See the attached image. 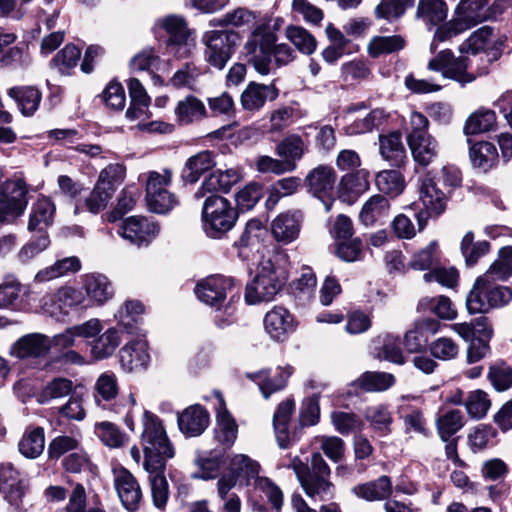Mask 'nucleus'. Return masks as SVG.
Segmentation results:
<instances>
[{
    "label": "nucleus",
    "mask_w": 512,
    "mask_h": 512,
    "mask_svg": "<svg viewBox=\"0 0 512 512\" xmlns=\"http://www.w3.org/2000/svg\"><path fill=\"white\" fill-rule=\"evenodd\" d=\"M414 0H385L382 1L375 9L378 18L387 20L397 19L401 17L407 8L412 7Z\"/></svg>",
    "instance_id": "61"
},
{
    "label": "nucleus",
    "mask_w": 512,
    "mask_h": 512,
    "mask_svg": "<svg viewBox=\"0 0 512 512\" xmlns=\"http://www.w3.org/2000/svg\"><path fill=\"white\" fill-rule=\"evenodd\" d=\"M429 351L436 359L449 361L458 356L460 347L450 337H439L430 343Z\"/></svg>",
    "instance_id": "58"
},
{
    "label": "nucleus",
    "mask_w": 512,
    "mask_h": 512,
    "mask_svg": "<svg viewBox=\"0 0 512 512\" xmlns=\"http://www.w3.org/2000/svg\"><path fill=\"white\" fill-rule=\"evenodd\" d=\"M285 272L270 260L263 261L257 275L246 287L245 299L249 304L270 301L286 282Z\"/></svg>",
    "instance_id": "5"
},
{
    "label": "nucleus",
    "mask_w": 512,
    "mask_h": 512,
    "mask_svg": "<svg viewBox=\"0 0 512 512\" xmlns=\"http://www.w3.org/2000/svg\"><path fill=\"white\" fill-rule=\"evenodd\" d=\"M291 373V368L288 367L278 369L274 374H271L268 370H261L257 373L248 374L247 376L259 386L263 397L267 399L272 393L285 387Z\"/></svg>",
    "instance_id": "30"
},
{
    "label": "nucleus",
    "mask_w": 512,
    "mask_h": 512,
    "mask_svg": "<svg viewBox=\"0 0 512 512\" xmlns=\"http://www.w3.org/2000/svg\"><path fill=\"white\" fill-rule=\"evenodd\" d=\"M337 179L335 170L328 165H319L305 178L309 192L323 203L325 211H330L334 202V187Z\"/></svg>",
    "instance_id": "9"
},
{
    "label": "nucleus",
    "mask_w": 512,
    "mask_h": 512,
    "mask_svg": "<svg viewBox=\"0 0 512 512\" xmlns=\"http://www.w3.org/2000/svg\"><path fill=\"white\" fill-rule=\"evenodd\" d=\"M389 201L382 195H373L362 206L359 214L360 221L365 226H372L388 217Z\"/></svg>",
    "instance_id": "36"
},
{
    "label": "nucleus",
    "mask_w": 512,
    "mask_h": 512,
    "mask_svg": "<svg viewBox=\"0 0 512 512\" xmlns=\"http://www.w3.org/2000/svg\"><path fill=\"white\" fill-rule=\"evenodd\" d=\"M303 213L300 210H288L278 214L271 222L270 230L274 240L282 245L296 241L300 235Z\"/></svg>",
    "instance_id": "14"
},
{
    "label": "nucleus",
    "mask_w": 512,
    "mask_h": 512,
    "mask_svg": "<svg viewBox=\"0 0 512 512\" xmlns=\"http://www.w3.org/2000/svg\"><path fill=\"white\" fill-rule=\"evenodd\" d=\"M8 95L17 102L22 114L26 116L32 115L38 109L41 101L40 91L32 86L13 87L9 90Z\"/></svg>",
    "instance_id": "41"
},
{
    "label": "nucleus",
    "mask_w": 512,
    "mask_h": 512,
    "mask_svg": "<svg viewBox=\"0 0 512 512\" xmlns=\"http://www.w3.org/2000/svg\"><path fill=\"white\" fill-rule=\"evenodd\" d=\"M490 282L485 276L477 279L474 287L466 298V307L470 314L484 313L489 310L487 297H485L486 283Z\"/></svg>",
    "instance_id": "50"
},
{
    "label": "nucleus",
    "mask_w": 512,
    "mask_h": 512,
    "mask_svg": "<svg viewBox=\"0 0 512 512\" xmlns=\"http://www.w3.org/2000/svg\"><path fill=\"white\" fill-rule=\"evenodd\" d=\"M376 186L385 194L397 196L403 191L405 183L399 171L384 170L377 174Z\"/></svg>",
    "instance_id": "54"
},
{
    "label": "nucleus",
    "mask_w": 512,
    "mask_h": 512,
    "mask_svg": "<svg viewBox=\"0 0 512 512\" xmlns=\"http://www.w3.org/2000/svg\"><path fill=\"white\" fill-rule=\"evenodd\" d=\"M45 447L44 429L41 427H29L19 441L20 453L26 458H37Z\"/></svg>",
    "instance_id": "40"
},
{
    "label": "nucleus",
    "mask_w": 512,
    "mask_h": 512,
    "mask_svg": "<svg viewBox=\"0 0 512 512\" xmlns=\"http://www.w3.org/2000/svg\"><path fill=\"white\" fill-rule=\"evenodd\" d=\"M118 233L134 245H148L158 235L159 227L145 217L131 216L122 222Z\"/></svg>",
    "instance_id": "15"
},
{
    "label": "nucleus",
    "mask_w": 512,
    "mask_h": 512,
    "mask_svg": "<svg viewBox=\"0 0 512 512\" xmlns=\"http://www.w3.org/2000/svg\"><path fill=\"white\" fill-rule=\"evenodd\" d=\"M488 379L499 392L506 391L512 386V368L505 362H497L490 366Z\"/></svg>",
    "instance_id": "59"
},
{
    "label": "nucleus",
    "mask_w": 512,
    "mask_h": 512,
    "mask_svg": "<svg viewBox=\"0 0 512 512\" xmlns=\"http://www.w3.org/2000/svg\"><path fill=\"white\" fill-rule=\"evenodd\" d=\"M214 165L213 154L210 151H201L186 160L182 178L186 183L194 184Z\"/></svg>",
    "instance_id": "33"
},
{
    "label": "nucleus",
    "mask_w": 512,
    "mask_h": 512,
    "mask_svg": "<svg viewBox=\"0 0 512 512\" xmlns=\"http://www.w3.org/2000/svg\"><path fill=\"white\" fill-rule=\"evenodd\" d=\"M238 41L239 35L235 32L207 31L203 35L207 62L218 69H222L230 59Z\"/></svg>",
    "instance_id": "7"
},
{
    "label": "nucleus",
    "mask_w": 512,
    "mask_h": 512,
    "mask_svg": "<svg viewBox=\"0 0 512 512\" xmlns=\"http://www.w3.org/2000/svg\"><path fill=\"white\" fill-rule=\"evenodd\" d=\"M56 213V206L53 201L45 196L39 197L31 206L28 230L38 231L41 234L52 225Z\"/></svg>",
    "instance_id": "26"
},
{
    "label": "nucleus",
    "mask_w": 512,
    "mask_h": 512,
    "mask_svg": "<svg viewBox=\"0 0 512 512\" xmlns=\"http://www.w3.org/2000/svg\"><path fill=\"white\" fill-rule=\"evenodd\" d=\"M470 160L474 168L487 172L496 166L498 151L494 144L481 141L474 144L469 152Z\"/></svg>",
    "instance_id": "37"
},
{
    "label": "nucleus",
    "mask_w": 512,
    "mask_h": 512,
    "mask_svg": "<svg viewBox=\"0 0 512 512\" xmlns=\"http://www.w3.org/2000/svg\"><path fill=\"white\" fill-rule=\"evenodd\" d=\"M418 309L422 312H430L442 320L450 321L457 317V310L452 301L444 295L421 299Z\"/></svg>",
    "instance_id": "39"
},
{
    "label": "nucleus",
    "mask_w": 512,
    "mask_h": 512,
    "mask_svg": "<svg viewBox=\"0 0 512 512\" xmlns=\"http://www.w3.org/2000/svg\"><path fill=\"white\" fill-rule=\"evenodd\" d=\"M370 174L366 169H358L341 179V189L349 198L358 197L369 189Z\"/></svg>",
    "instance_id": "43"
},
{
    "label": "nucleus",
    "mask_w": 512,
    "mask_h": 512,
    "mask_svg": "<svg viewBox=\"0 0 512 512\" xmlns=\"http://www.w3.org/2000/svg\"><path fill=\"white\" fill-rule=\"evenodd\" d=\"M448 14V7L444 0H419L416 18L429 27L442 23Z\"/></svg>",
    "instance_id": "35"
},
{
    "label": "nucleus",
    "mask_w": 512,
    "mask_h": 512,
    "mask_svg": "<svg viewBox=\"0 0 512 512\" xmlns=\"http://www.w3.org/2000/svg\"><path fill=\"white\" fill-rule=\"evenodd\" d=\"M279 95L278 88L273 84L250 82L240 96L241 107L248 112H257L267 101L275 100Z\"/></svg>",
    "instance_id": "17"
},
{
    "label": "nucleus",
    "mask_w": 512,
    "mask_h": 512,
    "mask_svg": "<svg viewBox=\"0 0 512 512\" xmlns=\"http://www.w3.org/2000/svg\"><path fill=\"white\" fill-rule=\"evenodd\" d=\"M235 288L234 280L221 275H212L200 281L195 293L200 301L206 305L219 309Z\"/></svg>",
    "instance_id": "10"
},
{
    "label": "nucleus",
    "mask_w": 512,
    "mask_h": 512,
    "mask_svg": "<svg viewBox=\"0 0 512 512\" xmlns=\"http://www.w3.org/2000/svg\"><path fill=\"white\" fill-rule=\"evenodd\" d=\"M400 418L404 422L405 431L407 433L413 432L416 434L426 435V420L420 409L410 405H402L399 408Z\"/></svg>",
    "instance_id": "53"
},
{
    "label": "nucleus",
    "mask_w": 512,
    "mask_h": 512,
    "mask_svg": "<svg viewBox=\"0 0 512 512\" xmlns=\"http://www.w3.org/2000/svg\"><path fill=\"white\" fill-rule=\"evenodd\" d=\"M156 27L162 28L169 36V48L178 57L187 56L194 47L192 31L184 17L168 15L156 21Z\"/></svg>",
    "instance_id": "8"
},
{
    "label": "nucleus",
    "mask_w": 512,
    "mask_h": 512,
    "mask_svg": "<svg viewBox=\"0 0 512 512\" xmlns=\"http://www.w3.org/2000/svg\"><path fill=\"white\" fill-rule=\"evenodd\" d=\"M496 123L495 112L489 109H479L472 113L465 122L464 133L476 135L490 131Z\"/></svg>",
    "instance_id": "45"
},
{
    "label": "nucleus",
    "mask_w": 512,
    "mask_h": 512,
    "mask_svg": "<svg viewBox=\"0 0 512 512\" xmlns=\"http://www.w3.org/2000/svg\"><path fill=\"white\" fill-rule=\"evenodd\" d=\"M419 195L427 215L438 216L446 209L447 196L437 187L434 179L426 176L421 180Z\"/></svg>",
    "instance_id": "25"
},
{
    "label": "nucleus",
    "mask_w": 512,
    "mask_h": 512,
    "mask_svg": "<svg viewBox=\"0 0 512 512\" xmlns=\"http://www.w3.org/2000/svg\"><path fill=\"white\" fill-rule=\"evenodd\" d=\"M285 35L303 54H312L317 46L315 37L301 26L290 25L285 29Z\"/></svg>",
    "instance_id": "49"
},
{
    "label": "nucleus",
    "mask_w": 512,
    "mask_h": 512,
    "mask_svg": "<svg viewBox=\"0 0 512 512\" xmlns=\"http://www.w3.org/2000/svg\"><path fill=\"white\" fill-rule=\"evenodd\" d=\"M407 140L412 156L418 164L428 166L437 157L438 142L431 135L407 136Z\"/></svg>",
    "instance_id": "32"
},
{
    "label": "nucleus",
    "mask_w": 512,
    "mask_h": 512,
    "mask_svg": "<svg viewBox=\"0 0 512 512\" xmlns=\"http://www.w3.org/2000/svg\"><path fill=\"white\" fill-rule=\"evenodd\" d=\"M238 219L237 209L220 195L207 196L201 211L202 227L205 234L218 239L230 231Z\"/></svg>",
    "instance_id": "4"
},
{
    "label": "nucleus",
    "mask_w": 512,
    "mask_h": 512,
    "mask_svg": "<svg viewBox=\"0 0 512 512\" xmlns=\"http://www.w3.org/2000/svg\"><path fill=\"white\" fill-rule=\"evenodd\" d=\"M295 403L292 399L281 402L273 416V426L277 443L280 448H287L295 441V436L289 432L288 425L294 411Z\"/></svg>",
    "instance_id": "27"
},
{
    "label": "nucleus",
    "mask_w": 512,
    "mask_h": 512,
    "mask_svg": "<svg viewBox=\"0 0 512 512\" xmlns=\"http://www.w3.org/2000/svg\"><path fill=\"white\" fill-rule=\"evenodd\" d=\"M473 59L467 54L456 57L451 50L445 49L428 62V69L440 72L444 78L454 80L462 85L473 82L484 70L473 69Z\"/></svg>",
    "instance_id": "6"
},
{
    "label": "nucleus",
    "mask_w": 512,
    "mask_h": 512,
    "mask_svg": "<svg viewBox=\"0 0 512 512\" xmlns=\"http://www.w3.org/2000/svg\"><path fill=\"white\" fill-rule=\"evenodd\" d=\"M26 193L27 187L22 179L6 180L0 187V205L6 212H11V216H20L27 205Z\"/></svg>",
    "instance_id": "18"
},
{
    "label": "nucleus",
    "mask_w": 512,
    "mask_h": 512,
    "mask_svg": "<svg viewBox=\"0 0 512 512\" xmlns=\"http://www.w3.org/2000/svg\"><path fill=\"white\" fill-rule=\"evenodd\" d=\"M492 36V29L484 26L475 31L461 46L460 53L472 55L475 57L480 51L488 45Z\"/></svg>",
    "instance_id": "56"
},
{
    "label": "nucleus",
    "mask_w": 512,
    "mask_h": 512,
    "mask_svg": "<svg viewBox=\"0 0 512 512\" xmlns=\"http://www.w3.org/2000/svg\"><path fill=\"white\" fill-rule=\"evenodd\" d=\"M365 418L372 428L382 435H387L391 431L390 426L393 418L386 406L377 404L368 407L365 412Z\"/></svg>",
    "instance_id": "51"
},
{
    "label": "nucleus",
    "mask_w": 512,
    "mask_h": 512,
    "mask_svg": "<svg viewBox=\"0 0 512 512\" xmlns=\"http://www.w3.org/2000/svg\"><path fill=\"white\" fill-rule=\"evenodd\" d=\"M352 493L367 502L388 499L393 493L392 481L388 476H380L376 480L358 484L352 488Z\"/></svg>",
    "instance_id": "28"
},
{
    "label": "nucleus",
    "mask_w": 512,
    "mask_h": 512,
    "mask_svg": "<svg viewBox=\"0 0 512 512\" xmlns=\"http://www.w3.org/2000/svg\"><path fill=\"white\" fill-rule=\"evenodd\" d=\"M395 382L394 376L385 372H365L358 379V385L369 392H381Z\"/></svg>",
    "instance_id": "52"
},
{
    "label": "nucleus",
    "mask_w": 512,
    "mask_h": 512,
    "mask_svg": "<svg viewBox=\"0 0 512 512\" xmlns=\"http://www.w3.org/2000/svg\"><path fill=\"white\" fill-rule=\"evenodd\" d=\"M121 343L117 329L110 328L96 339L91 347V354L97 360L111 356Z\"/></svg>",
    "instance_id": "46"
},
{
    "label": "nucleus",
    "mask_w": 512,
    "mask_h": 512,
    "mask_svg": "<svg viewBox=\"0 0 512 512\" xmlns=\"http://www.w3.org/2000/svg\"><path fill=\"white\" fill-rule=\"evenodd\" d=\"M151 487L153 504L158 509H164L169 498V485L165 477V463H143Z\"/></svg>",
    "instance_id": "22"
},
{
    "label": "nucleus",
    "mask_w": 512,
    "mask_h": 512,
    "mask_svg": "<svg viewBox=\"0 0 512 512\" xmlns=\"http://www.w3.org/2000/svg\"><path fill=\"white\" fill-rule=\"evenodd\" d=\"M217 414H216V428L215 436L219 442L224 445L230 446L234 443L237 438L238 426L227 411L223 397L217 393Z\"/></svg>",
    "instance_id": "29"
},
{
    "label": "nucleus",
    "mask_w": 512,
    "mask_h": 512,
    "mask_svg": "<svg viewBox=\"0 0 512 512\" xmlns=\"http://www.w3.org/2000/svg\"><path fill=\"white\" fill-rule=\"evenodd\" d=\"M381 156L395 167H401L407 160L406 150L399 133H391L379 137Z\"/></svg>",
    "instance_id": "34"
},
{
    "label": "nucleus",
    "mask_w": 512,
    "mask_h": 512,
    "mask_svg": "<svg viewBox=\"0 0 512 512\" xmlns=\"http://www.w3.org/2000/svg\"><path fill=\"white\" fill-rule=\"evenodd\" d=\"M465 8V3L458 4L454 18L436 29L431 49H434L435 41H447L483 21L482 14L465 10Z\"/></svg>",
    "instance_id": "13"
},
{
    "label": "nucleus",
    "mask_w": 512,
    "mask_h": 512,
    "mask_svg": "<svg viewBox=\"0 0 512 512\" xmlns=\"http://www.w3.org/2000/svg\"><path fill=\"white\" fill-rule=\"evenodd\" d=\"M307 497L314 501H330L335 496V486L330 480L331 470L319 452L312 454L310 462L305 463L294 456L288 465Z\"/></svg>",
    "instance_id": "1"
},
{
    "label": "nucleus",
    "mask_w": 512,
    "mask_h": 512,
    "mask_svg": "<svg viewBox=\"0 0 512 512\" xmlns=\"http://www.w3.org/2000/svg\"><path fill=\"white\" fill-rule=\"evenodd\" d=\"M241 179V172L236 168L216 170L209 174L195 192L194 197L201 199L207 193L213 195L216 192H228L233 185Z\"/></svg>",
    "instance_id": "20"
},
{
    "label": "nucleus",
    "mask_w": 512,
    "mask_h": 512,
    "mask_svg": "<svg viewBox=\"0 0 512 512\" xmlns=\"http://www.w3.org/2000/svg\"><path fill=\"white\" fill-rule=\"evenodd\" d=\"M263 325L273 341L283 342L296 330L298 323L288 309L274 306L265 314Z\"/></svg>",
    "instance_id": "12"
},
{
    "label": "nucleus",
    "mask_w": 512,
    "mask_h": 512,
    "mask_svg": "<svg viewBox=\"0 0 512 512\" xmlns=\"http://www.w3.org/2000/svg\"><path fill=\"white\" fill-rule=\"evenodd\" d=\"M363 104H356L349 106L343 115V119L347 122L344 126L346 135L355 136L365 134L378 127L386 118V113L383 109L377 108L362 118H354L353 114L359 109H363Z\"/></svg>",
    "instance_id": "16"
},
{
    "label": "nucleus",
    "mask_w": 512,
    "mask_h": 512,
    "mask_svg": "<svg viewBox=\"0 0 512 512\" xmlns=\"http://www.w3.org/2000/svg\"><path fill=\"white\" fill-rule=\"evenodd\" d=\"M273 32L256 29L244 46L248 62L260 75H268L271 70V56L277 66L287 65L295 58V51L285 43L276 44Z\"/></svg>",
    "instance_id": "2"
},
{
    "label": "nucleus",
    "mask_w": 512,
    "mask_h": 512,
    "mask_svg": "<svg viewBox=\"0 0 512 512\" xmlns=\"http://www.w3.org/2000/svg\"><path fill=\"white\" fill-rule=\"evenodd\" d=\"M300 183L301 180L298 177H287L271 185L266 199L267 208L273 209L281 198L294 194L300 187Z\"/></svg>",
    "instance_id": "48"
},
{
    "label": "nucleus",
    "mask_w": 512,
    "mask_h": 512,
    "mask_svg": "<svg viewBox=\"0 0 512 512\" xmlns=\"http://www.w3.org/2000/svg\"><path fill=\"white\" fill-rule=\"evenodd\" d=\"M406 45L404 38L400 35L375 36L368 44V52L372 57H379L384 54H391L402 50Z\"/></svg>",
    "instance_id": "47"
},
{
    "label": "nucleus",
    "mask_w": 512,
    "mask_h": 512,
    "mask_svg": "<svg viewBox=\"0 0 512 512\" xmlns=\"http://www.w3.org/2000/svg\"><path fill=\"white\" fill-rule=\"evenodd\" d=\"M148 344L145 340L131 341L120 350V364L127 372H133L147 367L149 363Z\"/></svg>",
    "instance_id": "23"
},
{
    "label": "nucleus",
    "mask_w": 512,
    "mask_h": 512,
    "mask_svg": "<svg viewBox=\"0 0 512 512\" xmlns=\"http://www.w3.org/2000/svg\"><path fill=\"white\" fill-rule=\"evenodd\" d=\"M125 176L126 167L123 164L112 163L100 171L97 183L114 193L116 187L123 182Z\"/></svg>",
    "instance_id": "57"
},
{
    "label": "nucleus",
    "mask_w": 512,
    "mask_h": 512,
    "mask_svg": "<svg viewBox=\"0 0 512 512\" xmlns=\"http://www.w3.org/2000/svg\"><path fill=\"white\" fill-rule=\"evenodd\" d=\"M83 290L89 307L103 305L113 296L111 282L102 274L91 273L83 276Z\"/></svg>",
    "instance_id": "21"
},
{
    "label": "nucleus",
    "mask_w": 512,
    "mask_h": 512,
    "mask_svg": "<svg viewBox=\"0 0 512 512\" xmlns=\"http://www.w3.org/2000/svg\"><path fill=\"white\" fill-rule=\"evenodd\" d=\"M174 114L177 123L182 126L200 122L208 116L205 104L194 95L179 100L174 108Z\"/></svg>",
    "instance_id": "24"
},
{
    "label": "nucleus",
    "mask_w": 512,
    "mask_h": 512,
    "mask_svg": "<svg viewBox=\"0 0 512 512\" xmlns=\"http://www.w3.org/2000/svg\"><path fill=\"white\" fill-rule=\"evenodd\" d=\"M0 62L4 67L26 70L32 64V57L27 48L15 46L5 52Z\"/></svg>",
    "instance_id": "60"
},
{
    "label": "nucleus",
    "mask_w": 512,
    "mask_h": 512,
    "mask_svg": "<svg viewBox=\"0 0 512 512\" xmlns=\"http://www.w3.org/2000/svg\"><path fill=\"white\" fill-rule=\"evenodd\" d=\"M141 443L144 451V463H165L175 456L174 447L169 440L162 421L155 414L144 411Z\"/></svg>",
    "instance_id": "3"
},
{
    "label": "nucleus",
    "mask_w": 512,
    "mask_h": 512,
    "mask_svg": "<svg viewBox=\"0 0 512 512\" xmlns=\"http://www.w3.org/2000/svg\"><path fill=\"white\" fill-rule=\"evenodd\" d=\"M94 432L100 441L109 448H120L128 441L127 435L109 421L97 422Z\"/></svg>",
    "instance_id": "44"
},
{
    "label": "nucleus",
    "mask_w": 512,
    "mask_h": 512,
    "mask_svg": "<svg viewBox=\"0 0 512 512\" xmlns=\"http://www.w3.org/2000/svg\"><path fill=\"white\" fill-rule=\"evenodd\" d=\"M177 423L179 430L186 437H197L209 426L210 416L204 407L194 404L178 414Z\"/></svg>",
    "instance_id": "19"
},
{
    "label": "nucleus",
    "mask_w": 512,
    "mask_h": 512,
    "mask_svg": "<svg viewBox=\"0 0 512 512\" xmlns=\"http://www.w3.org/2000/svg\"><path fill=\"white\" fill-rule=\"evenodd\" d=\"M463 426V416L459 410H448L437 419L438 433L443 441H448Z\"/></svg>",
    "instance_id": "55"
},
{
    "label": "nucleus",
    "mask_w": 512,
    "mask_h": 512,
    "mask_svg": "<svg viewBox=\"0 0 512 512\" xmlns=\"http://www.w3.org/2000/svg\"><path fill=\"white\" fill-rule=\"evenodd\" d=\"M464 405L471 417L479 419L487 414L491 403L486 392L476 390L468 395Z\"/></svg>",
    "instance_id": "63"
},
{
    "label": "nucleus",
    "mask_w": 512,
    "mask_h": 512,
    "mask_svg": "<svg viewBox=\"0 0 512 512\" xmlns=\"http://www.w3.org/2000/svg\"><path fill=\"white\" fill-rule=\"evenodd\" d=\"M146 202L149 210L158 214L167 213L178 205L177 197L170 191L160 194L152 191L151 195H146Z\"/></svg>",
    "instance_id": "64"
},
{
    "label": "nucleus",
    "mask_w": 512,
    "mask_h": 512,
    "mask_svg": "<svg viewBox=\"0 0 512 512\" xmlns=\"http://www.w3.org/2000/svg\"><path fill=\"white\" fill-rule=\"evenodd\" d=\"M119 383L115 373L106 371L101 373L93 385V397L97 405L102 402H111L119 394Z\"/></svg>",
    "instance_id": "38"
},
{
    "label": "nucleus",
    "mask_w": 512,
    "mask_h": 512,
    "mask_svg": "<svg viewBox=\"0 0 512 512\" xmlns=\"http://www.w3.org/2000/svg\"><path fill=\"white\" fill-rule=\"evenodd\" d=\"M73 389V382L66 378H55L49 382L42 390L40 402H48L52 399H58L69 395Z\"/></svg>",
    "instance_id": "62"
},
{
    "label": "nucleus",
    "mask_w": 512,
    "mask_h": 512,
    "mask_svg": "<svg viewBox=\"0 0 512 512\" xmlns=\"http://www.w3.org/2000/svg\"><path fill=\"white\" fill-rule=\"evenodd\" d=\"M113 482L117 495L129 512H135L142 500V490L134 475L122 466L113 468Z\"/></svg>",
    "instance_id": "11"
},
{
    "label": "nucleus",
    "mask_w": 512,
    "mask_h": 512,
    "mask_svg": "<svg viewBox=\"0 0 512 512\" xmlns=\"http://www.w3.org/2000/svg\"><path fill=\"white\" fill-rule=\"evenodd\" d=\"M512 275V247H503L498 258L491 264L484 276L490 281H505Z\"/></svg>",
    "instance_id": "42"
},
{
    "label": "nucleus",
    "mask_w": 512,
    "mask_h": 512,
    "mask_svg": "<svg viewBox=\"0 0 512 512\" xmlns=\"http://www.w3.org/2000/svg\"><path fill=\"white\" fill-rule=\"evenodd\" d=\"M50 341L42 334H29L19 339L12 347L11 354L18 358L38 357L47 353Z\"/></svg>",
    "instance_id": "31"
}]
</instances>
